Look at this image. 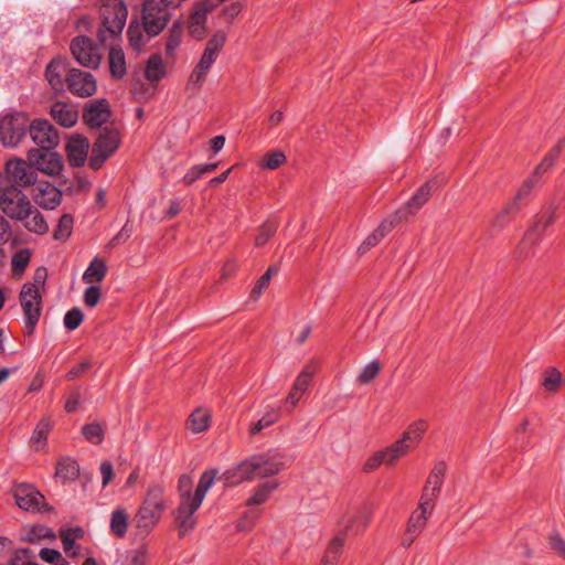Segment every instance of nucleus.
Wrapping results in <instances>:
<instances>
[{"mask_svg": "<svg viewBox=\"0 0 565 565\" xmlns=\"http://www.w3.org/2000/svg\"><path fill=\"white\" fill-rule=\"evenodd\" d=\"M107 266L104 259L95 257L83 274V281L86 284L100 282L105 279Z\"/></svg>", "mask_w": 565, "mask_h": 565, "instance_id": "37", "label": "nucleus"}, {"mask_svg": "<svg viewBox=\"0 0 565 565\" xmlns=\"http://www.w3.org/2000/svg\"><path fill=\"white\" fill-rule=\"evenodd\" d=\"M428 428V423L424 419H418L412 423L399 437L403 443L409 445V449L420 443L425 431Z\"/></svg>", "mask_w": 565, "mask_h": 565, "instance_id": "35", "label": "nucleus"}, {"mask_svg": "<svg viewBox=\"0 0 565 565\" xmlns=\"http://www.w3.org/2000/svg\"><path fill=\"white\" fill-rule=\"evenodd\" d=\"M202 500L194 497L188 491H183L180 503L174 510V521L179 530L180 536H184L192 532L196 525L195 512L202 504Z\"/></svg>", "mask_w": 565, "mask_h": 565, "instance_id": "10", "label": "nucleus"}, {"mask_svg": "<svg viewBox=\"0 0 565 565\" xmlns=\"http://www.w3.org/2000/svg\"><path fill=\"white\" fill-rule=\"evenodd\" d=\"M40 557L42 561L54 564V565H68L67 561L62 554L54 548L44 547L40 551Z\"/></svg>", "mask_w": 565, "mask_h": 565, "instance_id": "59", "label": "nucleus"}, {"mask_svg": "<svg viewBox=\"0 0 565 565\" xmlns=\"http://www.w3.org/2000/svg\"><path fill=\"white\" fill-rule=\"evenodd\" d=\"M157 84L145 83L140 79H136L131 83V94L138 103H145L151 99L157 92Z\"/></svg>", "mask_w": 565, "mask_h": 565, "instance_id": "40", "label": "nucleus"}, {"mask_svg": "<svg viewBox=\"0 0 565 565\" xmlns=\"http://www.w3.org/2000/svg\"><path fill=\"white\" fill-rule=\"evenodd\" d=\"M67 64L62 58H53L45 68V77L55 92H63L68 73Z\"/></svg>", "mask_w": 565, "mask_h": 565, "instance_id": "26", "label": "nucleus"}, {"mask_svg": "<svg viewBox=\"0 0 565 565\" xmlns=\"http://www.w3.org/2000/svg\"><path fill=\"white\" fill-rule=\"evenodd\" d=\"M211 412L204 407L195 408L186 420V428L193 434H200L207 430L211 426Z\"/></svg>", "mask_w": 565, "mask_h": 565, "instance_id": "31", "label": "nucleus"}, {"mask_svg": "<svg viewBox=\"0 0 565 565\" xmlns=\"http://www.w3.org/2000/svg\"><path fill=\"white\" fill-rule=\"evenodd\" d=\"M565 147V139H561L543 158L541 163L534 169L529 178L523 181V185H527L531 191L540 183L542 177L548 172L556 160L558 159L562 150Z\"/></svg>", "mask_w": 565, "mask_h": 565, "instance_id": "22", "label": "nucleus"}, {"mask_svg": "<svg viewBox=\"0 0 565 565\" xmlns=\"http://www.w3.org/2000/svg\"><path fill=\"white\" fill-rule=\"evenodd\" d=\"M303 395L305 392L292 385L287 397L285 398V409L289 413L292 412Z\"/></svg>", "mask_w": 565, "mask_h": 565, "instance_id": "63", "label": "nucleus"}, {"mask_svg": "<svg viewBox=\"0 0 565 565\" xmlns=\"http://www.w3.org/2000/svg\"><path fill=\"white\" fill-rule=\"evenodd\" d=\"M110 117V109L106 99H97L89 103L84 110V121L90 128H98Z\"/></svg>", "mask_w": 565, "mask_h": 565, "instance_id": "25", "label": "nucleus"}, {"mask_svg": "<svg viewBox=\"0 0 565 565\" xmlns=\"http://www.w3.org/2000/svg\"><path fill=\"white\" fill-rule=\"evenodd\" d=\"M438 188V182L435 179L425 182L415 194L407 201L404 207L399 211L405 216L415 214L431 196V193Z\"/></svg>", "mask_w": 565, "mask_h": 565, "instance_id": "24", "label": "nucleus"}, {"mask_svg": "<svg viewBox=\"0 0 565 565\" xmlns=\"http://www.w3.org/2000/svg\"><path fill=\"white\" fill-rule=\"evenodd\" d=\"M0 210L9 218L21 222L31 233L43 235L49 231L43 214L18 186L0 184Z\"/></svg>", "mask_w": 565, "mask_h": 565, "instance_id": "1", "label": "nucleus"}, {"mask_svg": "<svg viewBox=\"0 0 565 565\" xmlns=\"http://www.w3.org/2000/svg\"><path fill=\"white\" fill-rule=\"evenodd\" d=\"M277 481H266L259 484L253 492L252 497L247 500V505H259L265 503L270 494L278 488Z\"/></svg>", "mask_w": 565, "mask_h": 565, "instance_id": "41", "label": "nucleus"}, {"mask_svg": "<svg viewBox=\"0 0 565 565\" xmlns=\"http://www.w3.org/2000/svg\"><path fill=\"white\" fill-rule=\"evenodd\" d=\"M215 477H216V471H214V470L204 471L202 473V476L200 477V480H199L195 491L192 494L203 501L209 489L212 487V484L215 480Z\"/></svg>", "mask_w": 565, "mask_h": 565, "instance_id": "52", "label": "nucleus"}, {"mask_svg": "<svg viewBox=\"0 0 565 565\" xmlns=\"http://www.w3.org/2000/svg\"><path fill=\"white\" fill-rule=\"evenodd\" d=\"M120 145V134L117 129L105 128L93 145L89 167L98 170L111 157Z\"/></svg>", "mask_w": 565, "mask_h": 565, "instance_id": "9", "label": "nucleus"}, {"mask_svg": "<svg viewBox=\"0 0 565 565\" xmlns=\"http://www.w3.org/2000/svg\"><path fill=\"white\" fill-rule=\"evenodd\" d=\"M79 473L77 462L71 458H63L56 465V476L63 480H74Z\"/></svg>", "mask_w": 565, "mask_h": 565, "instance_id": "45", "label": "nucleus"}, {"mask_svg": "<svg viewBox=\"0 0 565 565\" xmlns=\"http://www.w3.org/2000/svg\"><path fill=\"white\" fill-rule=\"evenodd\" d=\"M393 221L385 220L379 227L370 234L359 247V252L365 253L372 247L376 246L386 235L394 228Z\"/></svg>", "mask_w": 565, "mask_h": 565, "instance_id": "36", "label": "nucleus"}, {"mask_svg": "<svg viewBox=\"0 0 565 565\" xmlns=\"http://www.w3.org/2000/svg\"><path fill=\"white\" fill-rule=\"evenodd\" d=\"M547 544L554 555L565 561V539L558 532L550 534Z\"/></svg>", "mask_w": 565, "mask_h": 565, "instance_id": "55", "label": "nucleus"}, {"mask_svg": "<svg viewBox=\"0 0 565 565\" xmlns=\"http://www.w3.org/2000/svg\"><path fill=\"white\" fill-rule=\"evenodd\" d=\"M343 545L344 539L340 535H334L326 548L320 565H337L342 553Z\"/></svg>", "mask_w": 565, "mask_h": 565, "instance_id": "39", "label": "nucleus"}, {"mask_svg": "<svg viewBox=\"0 0 565 565\" xmlns=\"http://www.w3.org/2000/svg\"><path fill=\"white\" fill-rule=\"evenodd\" d=\"M143 25L141 26L139 23L134 22L129 24L127 30L129 44L137 52L141 51L148 41L143 34Z\"/></svg>", "mask_w": 565, "mask_h": 565, "instance_id": "46", "label": "nucleus"}, {"mask_svg": "<svg viewBox=\"0 0 565 565\" xmlns=\"http://www.w3.org/2000/svg\"><path fill=\"white\" fill-rule=\"evenodd\" d=\"M109 72L113 78L121 79L127 74L125 53L119 46H111L108 53Z\"/></svg>", "mask_w": 565, "mask_h": 565, "instance_id": "32", "label": "nucleus"}, {"mask_svg": "<svg viewBox=\"0 0 565 565\" xmlns=\"http://www.w3.org/2000/svg\"><path fill=\"white\" fill-rule=\"evenodd\" d=\"M172 6L164 0H145L142 9V24L149 36L158 35L170 20Z\"/></svg>", "mask_w": 565, "mask_h": 565, "instance_id": "6", "label": "nucleus"}, {"mask_svg": "<svg viewBox=\"0 0 565 565\" xmlns=\"http://www.w3.org/2000/svg\"><path fill=\"white\" fill-rule=\"evenodd\" d=\"M92 367V361L89 359H86L82 361L81 363L74 365L65 375L67 381H74L84 374H86L89 369Z\"/></svg>", "mask_w": 565, "mask_h": 565, "instance_id": "62", "label": "nucleus"}, {"mask_svg": "<svg viewBox=\"0 0 565 565\" xmlns=\"http://www.w3.org/2000/svg\"><path fill=\"white\" fill-rule=\"evenodd\" d=\"M74 220L71 214H63L58 221L57 227L54 231V238L58 241H66L73 230Z\"/></svg>", "mask_w": 565, "mask_h": 565, "instance_id": "53", "label": "nucleus"}, {"mask_svg": "<svg viewBox=\"0 0 565 565\" xmlns=\"http://www.w3.org/2000/svg\"><path fill=\"white\" fill-rule=\"evenodd\" d=\"M282 467L284 463L278 455H254L227 469L221 478L225 486L232 487L245 481L276 476Z\"/></svg>", "mask_w": 565, "mask_h": 565, "instance_id": "2", "label": "nucleus"}, {"mask_svg": "<svg viewBox=\"0 0 565 565\" xmlns=\"http://www.w3.org/2000/svg\"><path fill=\"white\" fill-rule=\"evenodd\" d=\"M52 118L63 127H72L78 119V111L70 104L56 102L51 106Z\"/></svg>", "mask_w": 565, "mask_h": 565, "instance_id": "29", "label": "nucleus"}, {"mask_svg": "<svg viewBox=\"0 0 565 565\" xmlns=\"http://www.w3.org/2000/svg\"><path fill=\"white\" fill-rule=\"evenodd\" d=\"M36 181V171L23 159L8 160L3 172H0V184L6 186H18L22 190L35 185Z\"/></svg>", "mask_w": 565, "mask_h": 565, "instance_id": "5", "label": "nucleus"}, {"mask_svg": "<svg viewBox=\"0 0 565 565\" xmlns=\"http://www.w3.org/2000/svg\"><path fill=\"white\" fill-rule=\"evenodd\" d=\"M54 149H30L26 156L28 161L34 170L51 177L58 175L63 170V159Z\"/></svg>", "mask_w": 565, "mask_h": 565, "instance_id": "12", "label": "nucleus"}, {"mask_svg": "<svg viewBox=\"0 0 565 565\" xmlns=\"http://www.w3.org/2000/svg\"><path fill=\"white\" fill-rule=\"evenodd\" d=\"M381 365L379 361L374 360L367 363L363 370L361 371L358 381L361 384H369L371 383L380 373Z\"/></svg>", "mask_w": 565, "mask_h": 565, "instance_id": "57", "label": "nucleus"}, {"mask_svg": "<svg viewBox=\"0 0 565 565\" xmlns=\"http://www.w3.org/2000/svg\"><path fill=\"white\" fill-rule=\"evenodd\" d=\"M167 64L161 55H150L145 67V77L147 82L158 85L159 82L167 76Z\"/></svg>", "mask_w": 565, "mask_h": 565, "instance_id": "30", "label": "nucleus"}, {"mask_svg": "<svg viewBox=\"0 0 565 565\" xmlns=\"http://www.w3.org/2000/svg\"><path fill=\"white\" fill-rule=\"evenodd\" d=\"M31 195L34 202L45 210H54L62 200V192L47 181H36Z\"/></svg>", "mask_w": 565, "mask_h": 565, "instance_id": "19", "label": "nucleus"}, {"mask_svg": "<svg viewBox=\"0 0 565 565\" xmlns=\"http://www.w3.org/2000/svg\"><path fill=\"white\" fill-rule=\"evenodd\" d=\"M53 428V423L49 416H43L36 424L30 444L36 450H41L46 446L47 436Z\"/></svg>", "mask_w": 565, "mask_h": 565, "instance_id": "33", "label": "nucleus"}, {"mask_svg": "<svg viewBox=\"0 0 565 565\" xmlns=\"http://www.w3.org/2000/svg\"><path fill=\"white\" fill-rule=\"evenodd\" d=\"M562 373L556 367H547L543 374L542 386L550 393H555L564 383Z\"/></svg>", "mask_w": 565, "mask_h": 565, "instance_id": "44", "label": "nucleus"}, {"mask_svg": "<svg viewBox=\"0 0 565 565\" xmlns=\"http://www.w3.org/2000/svg\"><path fill=\"white\" fill-rule=\"evenodd\" d=\"M182 28L180 23L175 22L169 30V35L166 43V55L167 57L173 60L177 54V50L179 49L182 42Z\"/></svg>", "mask_w": 565, "mask_h": 565, "instance_id": "43", "label": "nucleus"}, {"mask_svg": "<svg viewBox=\"0 0 565 565\" xmlns=\"http://www.w3.org/2000/svg\"><path fill=\"white\" fill-rule=\"evenodd\" d=\"M207 73L209 71L201 70L200 66L196 65L190 75L188 88L193 87L195 90L200 89Z\"/></svg>", "mask_w": 565, "mask_h": 565, "instance_id": "64", "label": "nucleus"}, {"mask_svg": "<svg viewBox=\"0 0 565 565\" xmlns=\"http://www.w3.org/2000/svg\"><path fill=\"white\" fill-rule=\"evenodd\" d=\"M411 451L409 445H406L399 438L387 447L374 452L366 459L363 466L365 472H371L382 465L386 467L394 466L399 459Z\"/></svg>", "mask_w": 565, "mask_h": 565, "instance_id": "11", "label": "nucleus"}, {"mask_svg": "<svg viewBox=\"0 0 565 565\" xmlns=\"http://www.w3.org/2000/svg\"><path fill=\"white\" fill-rule=\"evenodd\" d=\"M84 531L79 526L60 531L63 550L70 557H76L78 555L79 546L75 544V541L82 539Z\"/></svg>", "mask_w": 565, "mask_h": 565, "instance_id": "34", "label": "nucleus"}, {"mask_svg": "<svg viewBox=\"0 0 565 565\" xmlns=\"http://www.w3.org/2000/svg\"><path fill=\"white\" fill-rule=\"evenodd\" d=\"M28 118L22 113L6 115L0 120V138L6 147L17 146L24 137Z\"/></svg>", "mask_w": 565, "mask_h": 565, "instance_id": "13", "label": "nucleus"}, {"mask_svg": "<svg viewBox=\"0 0 565 565\" xmlns=\"http://www.w3.org/2000/svg\"><path fill=\"white\" fill-rule=\"evenodd\" d=\"M85 439L94 445H99L105 438V427L99 423L86 424L82 428Z\"/></svg>", "mask_w": 565, "mask_h": 565, "instance_id": "48", "label": "nucleus"}, {"mask_svg": "<svg viewBox=\"0 0 565 565\" xmlns=\"http://www.w3.org/2000/svg\"><path fill=\"white\" fill-rule=\"evenodd\" d=\"M276 271V269L274 267H269L263 275L262 277L258 279L256 286L252 289L250 291V296L254 298V299H257L263 290L269 285V281L274 275V273Z\"/></svg>", "mask_w": 565, "mask_h": 565, "instance_id": "60", "label": "nucleus"}, {"mask_svg": "<svg viewBox=\"0 0 565 565\" xmlns=\"http://www.w3.org/2000/svg\"><path fill=\"white\" fill-rule=\"evenodd\" d=\"M84 315L77 307L68 310L64 316V326L67 330L73 331L77 329L83 322Z\"/></svg>", "mask_w": 565, "mask_h": 565, "instance_id": "58", "label": "nucleus"}, {"mask_svg": "<svg viewBox=\"0 0 565 565\" xmlns=\"http://www.w3.org/2000/svg\"><path fill=\"white\" fill-rule=\"evenodd\" d=\"M129 514L124 508H117L110 515V532L117 537H124L128 530Z\"/></svg>", "mask_w": 565, "mask_h": 565, "instance_id": "38", "label": "nucleus"}, {"mask_svg": "<svg viewBox=\"0 0 565 565\" xmlns=\"http://www.w3.org/2000/svg\"><path fill=\"white\" fill-rule=\"evenodd\" d=\"M318 369V362L310 360L298 374L292 385L306 393Z\"/></svg>", "mask_w": 565, "mask_h": 565, "instance_id": "42", "label": "nucleus"}, {"mask_svg": "<svg viewBox=\"0 0 565 565\" xmlns=\"http://www.w3.org/2000/svg\"><path fill=\"white\" fill-rule=\"evenodd\" d=\"M89 141L82 135H73L66 143V154L72 167H83L87 160Z\"/></svg>", "mask_w": 565, "mask_h": 565, "instance_id": "23", "label": "nucleus"}, {"mask_svg": "<svg viewBox=\"0 0 565 565\" xmlns=\"http://www.w3.org/2000/svg\"><path fill=\"white\" fill-rule=\"evenodd\" d=\"M276 231L277 224L275 222L267 221L263 223L255 237V246H264L275 235Z\"/></svg>", "mask_w": 565, "mask_h": 565, "instance_id": "54", "label": "nucleus"}, {"mask_svg": "<svg viewBox=\"0 0 565 565\" xmlns=\"http://www.w3.org/2000/svg\"><path fill=\"white\" fill-rule=\"evenodd\" d=\"M166 509L164 488L160 484L150 486L135 516L137 527L146 532L152 530L160 522Z\"/></svg>", "mask_w": 565, "mask_h": 565, "instance_id": "4", "label": "nucleus"}, {"mask_svg": "<svg viewBox=\"0 0 565 565\" xmlns=\"http://www.w3.org/2000/svg\"><path fill=\"white\" fill-rule=\"evenodd\" d=\"M555 221L554 211L547 210L540 214L533 225L526 231L519 245V252L523 256L533 253V248L541 242L546 228Z\"/></svg>", "mask_w": 565, "mask_h": 565, "instance_id": "14", "label": "nucleus"}, {"mask_svg": "<svg viewBox=\"0 0 565 565\" xmlns=\"http://www.w3.org/2000/svg\"><path fill=\"white\" fill-rule=\"evenodd\" d=\"M565 147V139H561L543 158L541 163L534 169L529 178L523 181V185H527L531 191L540 183L542 177L548 172L556 160L558 159L562 150Z\"/></svg>", "mask_w": 565, "mask_h": 565, "instance_id": "21", "label": "nucleus"}, {"mask_svg": "<svg viewBox=\"0 0 565 565\" xmlns=\"http://www.w3.org/2000/svg\"><path fill=\"white\" fill-rule=\"evenodd\" d=\"M70 49L73 57L84 67L97 68L99 66L102 55L89 38L85 35L74 38Z\"/></svg>", "mask_w": 565, "mask_h": 565, "instance_id": "16", "label": "nucleus"}, {"mask_svg": "<svg viewBox=\"0 0 565 565\" xmlns=\"http://www.w3.org/2000/svg\"><path fill=\"white\" fill-rule=\"evenodd\" d=\"M430 515L431 513H424V511L419 509L413 511L408 519L407 529L402 541L403 546L408 547L413 544L416 537L425 529L427 520Z\"/></svg>", "mask_w": 565, "mask_h": 565, "instance_id": "28", "label": "nucleus"}, {"mask_svg": "<svg viewBox=\"0 0 565 565\" xmlns=\"http://www.w3.org/2000/svg\"><path fill=\"white\" fill-rule=\"evenodd\" d=\"M24 318V332L32 335L42 315V296L31 285H23L19 295Z\"/></svg>", "mask_w": 565, "mask_h": 565, "instance_id": "7", "label": "nucleus"}, {"mask_svg": "<svg viewBox=\"0 0 565 565\" xmlns=\"http://www.w3.org/2000/svg\"><path fill=\"white\" fill-rule=\"evenodd\" d=\"M70 92L82 98L90 97L97 92V81L89 72L71 68L66 75Z\"/></svg>", "mask_w": 565, "mask_h": 565, "instance_id": "17", "label": "nucleus"}, {"mask_svg": "<svg viewBox=\"0 0 565 565\" xmlns=\"http://www.w3.org/2000/svg\"><path fill=\"white\" fill-rule=\"evenodd\" d=\"M11 492L17 505L23 511L35 513L46 508L44 495L33 484L17 483Z\"/></svg>", "mask_w": 565, "mask_h": 565, "instance_id": "15", "label": "nucleus"}, {"mask_svg": "<svg viewBox=\"0 0 565 565\" xmlns=\"http://www.w3.org/2000/svg\"><path fill=\"white\" fill-rule=\"evenodd\" d=\"M215 9L209 0L195 2L189 17L188 29L192 36L202 39L205 34L207 14Z\"/></svg>", "mask_w": 565, "mask_h": 565, "instance_id": "20", "label": "nucleus"}, {"mask_svg": "<svg viewBox=\"0 0 565 565\" xmlns=\"http://www.w3.org/2000/svg\"><path fill=\"white\" fill-rule=\"evenodd\" d=\"M445 473L446 465L444 462L436 463L433 470L430 471L424 488L428 490H434V492L439 493L444 482Z\"/></svg>", "mask_w": 565, "mask_h": 565, "instance_id": "47", "label": "nucleus"}, {"mask_svg": "<svg viewBox=\"0 0 565 565\" xmlns=\"http://www.w3.org/2000/svg\"><path fill=\"white\" fill-rule=\"evenodd\" d=\"M29 134L33 142L40 147L39 149L56 148L58 146V132L49 120H34L29 126Z\"/></svg>", "mask_w": 565, "mask_h": 565, "instance_id": "18", "label": "nucleus"}, {"mask_svg": "<svg viewBox=\"0 0 565 565\" xmlns=\"http://www.w3.org/2000/svg\"><path fill=\"white\" fill-rule=\"evenodd\" d=\"M372 509L367 504L350 508L339 522V533L344 540L347 536L362 534L370 524Z\"/></svg>", "mask_w": 565, "mask_h": 565, "instance_id": "8", "label": "nucleus"}, {"mask_svg": "<svg viewBox=\"0 0 565 565\" xmlns=\"http://www.w3.org/2000/svg\"><path fill=\"white\" fill-rule=\"evenodd\" d=\"M532 191L527 189V185H521L514 198L505 205L504 213H514L519 211V201L530 195Z\"/></svg>", "mask_w": 565, "mask_h": 565, "instance_id": "61", "label": "nucleus"}, {"mask_svg": "<svg viewBox=\"0 0 565 565\" xmlns=\"http://www.w3.org/2000/svg\"><path fill=\"white\" fill-rule=\"evenodd\" d=\"M438 495L439 493L434 492V490L424 488L417 509L423 510L424 513H433Z\"/></svg>", "mask_w": 565, "mask_h": 565, "instance_id": "56", "label": "nucleus"}, {"mask_svg": "<svg viewBox=\"0 0 565 565\" xmlns=\"http://www.w3.org/2000/svg\"><path fill=\"white\" fill-rule=\"evenodd\" d=\"M99 12L102 23L97 30V39L102 44H106L121 35L128 9L122 0H103Z\"/></svg>", "mask_w": 565, "mask_h": 565, "instance_id": "3", "label": "nucleus"}, {"mask_svg": "<svg viewBox=\"0 0 565 565\" xmlns=\"http://www.w3.org/2000/svg\"><path fill=\"white\" fill-rule=\"evenodd\" d=\"M31 259V252L28 248L17 252L11 259L12 273L14 276L21 277Z\"/></svg>", "mask_w": 565, "mask_h": 565, "instance_id": "50", "label": "nucleus"}, {"mask_svg": "<svg viewBox=\"0 0 565 565\" xmlns=\"http://www.w3.org/2000/svg\"><path fill=\"white\" fill-rule=\"evenodd\" d=\"M226 35L223 32H216L206 43L203 54L198 63L201 70L210 72L216 61L220 51L223 49Z\"/></svg>", "mask_w": 565, "mask_h": 565, "instance_id": "27", "label": "nucleus"}, {"mask_svg": "<svg viewBox=\"0 0 565 565\" xmlns=\"http://www.w3.org/2000/svg\"><path fill=\"white\" fill-rule=\"evenodd\" d=\"M287 161L285 153L281 150H274L264 156L259 162V168L264 170H276Z\"/></svg>", "mask_w": 565, "mask_h": 565, "instance_id": "51", "label": "nucleus"}, {"mask_svg": "<svg viewBox=\"0 0 565 565\" xmlns=\"http://www.w3.org/2000/svg\"><path fill=\"white\" fill-rule=\"evenodd\" d=\"M279 412L276 409H271L270 412L266 413L257 422L250 424L248 428V433L250 436L258 435L264 428H267L271 425H274L279 419Z\"/></svg>", "mask_w": 565, "mask_h": 565, "instance_id": "49", "label": "nucleus"}]
</instances>
